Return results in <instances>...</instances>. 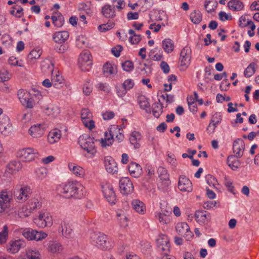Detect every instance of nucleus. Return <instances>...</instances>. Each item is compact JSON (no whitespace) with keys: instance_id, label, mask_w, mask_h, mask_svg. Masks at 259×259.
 Wrapping results in <instances>:
<instances>
[{"instance_id":"30","label":"nucleus","mask_w":259,"mask_h":259,"mask_svg":"<svg viewBox=\"0 0 259 259\" xmlns=\"http://www.w3.org/2000/svg\"><path fill=\"white\" fill-rule=\"evenodd\" d=\"M157 171L160 180L163 184L164 187H167L170 183L167 170L165 168L160 166L158 168Z\"/></svg>"},{"instance_id":"6","label":"nucleus","mask_w":259,"mask_h":259,"mask_svg":"<svg viewBox=\"0 0 259 259\" xmlns=\"http://www.w3.org/2000/svg\"><path fill=\"white\" fill-rule=\"evenodd\" d=\"M14 197L19 202H24L29 198L32 193L30 187L27 185H22L20 188L18 186L14 190Z\"/></svg>"},{"instance_id":"9","label":"nucleus","mask_w":259,"mask_h":259,"mask_svg":"<svg viewBox=\"0 0 259 259\" xmlns=\"http://www.w3.org/2000/svg\"><path fill=\"white\" fill-rule=\"evenodd\" d=\"M37 154L36 150L31 148H26L18 150L17 156L22 161L29 162L35 159Z\"/></svg>"},{"instance_id":"13","label":"nucleus","mask_w":259,"mask_h":259,"mask_svg":"<svg viewBox=\"0 0 259 259\" xmlns=\"http://www.w3.org/2000/svg\"><path fill=\"white\" fill-rule=\"evenodd\" d=\"M102 187L105 198L109 203L111 204H115L116 197L112 186L109 183H106Z\"/></svg>"},{"instance_id":"36","label":"nucleus","mask_w":259,"mask_h":259,"mask_svg":"<svg viewBox=\"0 0 259 259\" xmlns=\"http://www.w3.org/2000/svg\"><path fill=\"white\" fill-rule=\"evenodd\" d=\"M116 218L120 226L125 228L128 226V220L125 212L122 210L116 211Z\"/></svg>"},{"instance_id":"46","label":"nucleus","mask_w":259,"mask_h":259,"mask_svg":"<svg viewBox=\"0 0 259 259\" xmlns=\"http://www.w3.org/2000/svg\"><path fill=\"white\" fill-rule=\"evenodd\" d=\"M29 210L32 212L34 210L39 209L41 207V202L37 198H32L30 199L27 203Z\"/></svg>"},{"instance_id":"24","label":"nucleus","mask_w":259,"mask_h":259,"mask_svg":"<svg viewBox=\"0 0 259 259\" xmlns=\"http://www.w3.org/2000/svg\"><path fill=\"white\" fill-rule=\"evenodd\" d=\"M244 149L245 144L241 139H237L234 142L233 150L236 158H240L243 156Z\"/></svg>"},{"instance_id":"29","label":"nucleus","mask_w":259,"mask_h":259,"mask_svg":"<svg viewBox=\"0 0 259 259\" xmlns=\"http://www.w3.org/2000/svg\"><path fill=\"white\" fill-rule=\"evenodd\" d=\"M62 137L61 131L58 128L52 130L48 135V142L53 144L59 141Z\"/></svg>"},{"instance_id":"21","label":"nucleus","mask_w":259,"mask_h":259,"mask_svg":"<svg viewBox=\"0 0 259 259\" xmlns=\"http://www.w3.org/2000/svg\"><path fill=\"white\" fill-rule=\"evenodd\" d=\"M195 220L200 225H203L207 224L211 220L210 214L203 210H197L195 214Z\"/></svg>"},{"instance_id":"45","label":"nucleus","mask_w":259,"mask_h":259,"mask_svg":"<svg viewBox=\"0 0 259 259\" xmlns=\"http://www.w3.org/2000/svg\"><path fill=\"white\" fill-rule=\"evenodd\" d=\"M163 106L160 103V100L158 102H155L152 105V113L156 118H158L163 112Z\"/></svg>"},{"instance_id":"11","label":"nucleus","mask_w":259,"mask_h":259,"mask_svg":"<svg viewBox=\"0 0 259 259\" xmlns=\"http://www.w3.org/2000/svg\"><path fill=\"white\" fill-rule=\"evenodd\" d=\"M22 167V163L19 161H11L6 166L5 176L6 177H10L20 171Z\"/></svg>"},{"instance_id":"56","label":"nucleus","mask_w":259,"mask_h":259,"mask_svg":"<svg viewBox=\"0 0 259 259\" xmlns=\"http://www.w3.org/2000/svg\"><path fill=\"white\" fill-rule=\"evenodd\" d=\"M11 74L6 69H2L0 70V79L2 81H7L10 79Z\"/></svg>"},{"instance_id":"18","label":"nucleus","mask_w":259,"mask_h":259,"mask_svg":"<svg viewBox=\"0 0 259 259\" xmlns=\"http://www.w3.org/2000/svg\"><path fill=\"white\" fill-rule=\"evenodd\" d=\"M176 230L178 233L188 239L191 238L193 236V233L190 231L189 225L185 222L178 223L176 226Z\"/></svg>"},{"instance_id":"23","label":"nucleus","mask_w":259,"mask_h":259,"mask_svg":"<svg viewBox=\"0 0 259 259\" xmlns=\"http://www.w3.org/2000/svg\"><path fill=\"white\" fill-rule=\"evenodd\" d=\"M106 171L110 174H115L118 171L117 164L114 159L111 156H106L104 160Z\"/></svg>"},{"instance_id":"12","label":"nucleus","mask_w":259,"mask_h":259,"mask_svg":"<svg viewBox=\"0 0 259 259\" xmlns=\"http://www.w3.org/2000/svg\"><path fill=\"white\" fill-rule=\"evenodd\" d=\"M92 113L89 109L84 108L81 111V118L84 126L90 130H93L95 126V122L92 119Z\"/></svg>"},{"instance_id":"54","label":"nucleus","mask_w":259,"mask_h":259,"mask_svg":"<svg viewBox=\"0 0 259 259\" xmlns=\"http://www.w3.org/2000/svg\"><path fill=\"white\" fill-rule=\"evenodd\" d=\"M8 238V227L7 225L3 227V230L0 232V244H3L7 242Z\"/></svg>"},{"instance_id":"39","label":"nucleus","mask_w":259,"mask_h":259,"mask_svg":"<svg viewBox=\"0 0 259 259\" xmlns=\"http://www.w3.org/2000/svg\"><path fill=\"white\" fill-rule=\"evenodd\" d=\"M162 48L167 54L171 53L175 48L174 42L170 38H165L162 41Z\"/></svg>"},{"instance_id":"8","label":"nucleus","mask_w":259,"mask_h":259,"mask_svg":"<svg viewBox=\"0 0 259 259\" xmlns=\"http://www.w3.org/2000/svg\"><path fill=\"white\" fill-rule=\"evenodd\" d=\"M18 97L22 104L28 108H32L35 101L33 96L28 92L24 90H20L18 92Z\"/></svg>"},{"instance_id":"4","label":"nucleus","mask_w":259,"mask_h":259,"mask_svg":"<svg viewBox=\"0 0 259 259\" xmlns=\"http://www.w3.org/2000/svg\"><path fill=\"white\" fill-rule=\"evenodd\" d=\"M78 143L92 157L95 156L97 151L93 138L87 134L82 135L78 139Z\"/></svg>"},{"instance_id":"61","label":"nucleus","mask_w":259,"mask_h":259,"mask_svg":"<svg viewBox=\"0 0 259 259\" xmlns=\"http://www.w3.org/2000/svg\"><path fill=\"white\" fill-rule=\"evenodd\" d=\"M135 85L134 80L132 79H127L125 80L122 84L123 87L127 91H130L133 89Z\"/></svg>"},{"instance_id":"32","label":"nucleus","mask_w":259,"mask_h":259,"mask_svg":"<svg viewBox=\"0 0 259 259\" xmlns=\"http://www.w3.org/2000/svg\"><path fill=\"white\" fill-rule=\"evenodd\" d=\"M101 12L106 18H113L116 16L115 6L109 4H106L102 7Z\"/></svg>"},{"instance_id":"20","label":"nucleus","mask_w":259,"mask_h":259,"mask_svg":"<svg viewBox=\"0 0 259 259\" xmlns=\"http://www.w3.org/2000/svg\"><path fill=\"white\" fill-rule=\"evenodd\" d=\"M12 124L8 116L4 115L0 118V132L3 135L8 136L11 131Z\"/></svg>"},{"instance_id":"15","label":"nucleus","mask_w":259,"mask_h":259,"mask_svg":"<svg viewBox=\"0 0 259 259\" xmlns=\"http://www.w3.org/2000/svg\"><path fill=\"white\" fill-rule=\"evenodd\" d=\"M119 189L122 194L127 195L134 191V186L131 180L127 177L121 178L119 183Z\"/></svg>"},{"instance_id":"34","label":"nucleus","mask_w":259,"mask_h":259,"mask_svg":"<svg viewBox=\"0 0 259 259\" xmlns=\"http://www.w3.org/2000/svg\"><path fill=\"white\" fill-rule=\"evenodd\" d=\"M61 233L63 236L66 238H72L74 234L72 229L69 224L63 222L60 224Z\"/></svg>"},{"instance_id":"60","label":"nucleus","mask_w":259,"mask_h":259,"mask_svg":"<svg viewBox=\"0 0 259 259\" xmlns=\"http://www.w3.org/2000/svg\"><path fill=\"white\" fill-rule=\"evenodd\" d=\"M111 127H115V129H117V132H116V134L114 135V137L118 141V142H121L124 139V135L121 132V130L119 127L118 125H111Z\"/></svg>"},{"instance_id":"58","label":"nucleus","mask_w":259,"mask_h":259,"mask_svg":"<svg viewBox=\"0 0 259 259\" xmlns=\"http://www.w3.org/2000/svg\"><path fill=\"white\" fill-rule=\"evenodd\" d=\"M35 230L30 229H25L22 233L23 236L28 240H34Z\"/></svg>"},{"instance_id":"16","label":"nucleus","mask_w":259,"mask_h":259,"mask_svg":"<svg viewBox=\"0 0 259 259\" xmlns=\"http://www.w3.org/2000/svg\"><path fill=\"white\" fill-rule=\"evenodd\" d=\"M178 187L182 192L189 193L193 190L192 182L185 176H180Z\"/></svg>"},{"instance_id":"48","label":"nucleus","mask_w":259,"mask_h":259,"mask_svg":"<svg viewBox=\"0 0 259 259\" xmlns=\"http://www.w3.org/2000/svg\"><path fill=\"white\" fill-rule=\"evenodd\" d=\"M218 2L217 0H206L204 7L208 13H211L217 8Z\"/></svg>"},{"instance_id":"62","label":"nucleus","mask_w":259,"mask_h":259,"mask_svg":"<svg viewBox=\"0 0 259 259\" xmlns=\"http://www.w3.org/2000/svg\"><path fill=\"white\" fill-rule=\"evenodd\" d=\"M166 155L167 156V161L174 167H176L177 162L175 155L169 152L166 153Z\"/></svg>"},{"instance_id":"59","label":"nucleus","mask_w":259,"mask_h":259,"mask_svg":"<svg viewBox=\"0 0 259 259\" xmlns=\"http://www.w3.org/2000/svg\"><path fill=\"white\" fill-rule=\"evenodd\" d=\"M158 50L157 48H155L154 49L151 50L149 54V56L150 58L154 61H159L162 58V53H156L157 50Z\"/></svg>"},{"instance_id":"31","label":"nucleus","mask_w":259,"mask_h":259,"mask_svg":"<svg viewBox=\"0 0 259 259\" xmlns=\"http://www.w3.org/2000/svg\"><path fill=\"white\" fill-rule=\"evenodd\" d=\"M69 36V35L68 31H58L53 34V39L56 43L62 44L68 39Z\"/></svg>"},{"instance_id":"25","label":"nucleus","mask_w":259,"mask_h":259,"mask_svg":"<svg viewBox=\"0 0 259 259\" xmlns=\"http://www.w3.org/2000/svg\"><path fill=\"white\" fill-rule=\"evenodd\" d=\"M51 79L53 82V86L56 89L62 88L65 83L63 76L57 70L52 72Z\"/></svg>"},{"instance_id":"35","label":"nucleus","mask_w":259,"mask_h":259,"mask_svg":"<svg viewBox=\"0 0 259 259\" xmlns=\"http://www.w3.org/2000/svg\"><path fill=\"white\" fill-rule=\"evenodd\" d=\"M141 139V135L137 131L133 132L129 138L131 144L133 145L135 149H138L140 147V142Z\"/></svg>"},{"instance_id":"7","label":"nucleus","mask_w":259,"mask_h":259,"mask_svg":"<svg viewBox=\"0 0 259 259\" xmlns=\"http://www.w3.org/2000/svg\"><path fill=\"white\" fill-rule=\"evenodd\" d=\"M90 52L88 51L80 53L78 58V66L82 71H89L92 68L93 61Z\"/></svg>"},{"instance_id":"37","label":"nucleus","mask_w":259,"mask_h":259,"mask_svg":"<svg viewBox=\"0 0 259 259\" xmlns=\"http://www.w3.org/2000/svg\"><path fill=\"white\" fill-rule=\"evenodd\" d=\"M133 208L138 213L143 214L146 212V206L139 199H134L132 202Z\"/></svg>"},{"instance_id":"41","label":"nucleus","mask_w":259,"mask_h":259,"mask_svg":"<svg viewBox=\"0 0 259 259\" xmlns=\"http://www.w3.org/2000/svg\"><path fill=\"white\" fill-rule=\"evenodd\" d=\"M228 8L233 11H240L244 8V4L239 0H231L228 3Z\"/></svg>"},{"instance_id":"22","label":"nucleus","mask_w":259,"mask_h":259,"mask_svg":"<svg viewBox=\"0 0 259 259\" xmlns=\"http://www.w3.org/2000/svg\"><path fill=\"white\" fill-rule=\"evenodd\" d=\"M45 125L44 124H36L32 125L29 129V134L34 138L41 137L45 131Z\"/></svg>"},{"instance_id":"42","label":"nucleus","mask_w":259,"mask_h":259,"mask_svg":"<svg viewBox=\"0 0 259 259\" xmlns=\"http://www.w3.org/2000/svg\"><path fill=\"white\" fill-rule=\"evenodd\" d=\"M51 19L52 20L53 24L57 27H61L63 26L64 23V17L59 12H57L54 14L51 17Z\"/></svg>"},{"instance_id":"49","label":"nucleus","mask_w":259,"mask_h":259,"mask_svg":"<svg viewBox=\"0 0 259 259\" xmlns=\"http://www.w3.org/2000/svg\"><path fill=\"white\" fill-rule=\"evenodd\" d=\"M190 17L193 23L198 24L202 20V15L199 10H194L190 14Z\"/></svg>"},{"instance_id":"3","label":"nucleus","mask_w":259,"mask_h":259,"mask_svg":"<svg viewBox=\"0 0 259 259\" xmlns=\"http://www.w3.org/2000/svg\"><path fill=\"white\" fill-rule=\"evenodd\" d=\"M13 202V193L8 189H4L0 191V213L10 210Z\"/></svg>"},{"instance_id":"1","label":"nucleus","mask_w":259,"mask_h":259,"mask_svg":"<svg viewBox=\"0 0 259 259\" xmlns=\"http://www.w3.org/2000/svg\"><path fill=\"white\" fill-rule=\"evenodd\" d=\"M57 191L63 197L80 199L85 195V190L77 181H68L57 187Z\"/></svg>"},{"instance_id":"17","label":"nucleus","mask_w":259,"mask_h":259,"mask_svg":"<svg viewBox=\"0 0 259 259\" xmlns=\"http://www.w3.org/2000/svg\"><path fill=\"white\" fill-rule=\"evenodd\" d=\"M191 58V49L190 47L186 46L182 50L180 53L181 66L187 68L190 63Z\"/></svg>"},{"instance_id":"51","label":"nucleus","mask_w":259,"mask_h":259,"mask_svg":"<svg viewBox=\"0 0 259 259\" xmlns=\"http://www.w3.org/2000/svg\"><path fill=\"white\" fill-rule=\"evenodd\" d=\"M255 64L254 63H251L245 69L244 71V75L246 78H249L252 76L255 72Z\"/></svg>"},{"instance_id":"5","label":"nucleus","mask_w":259,"mask_h":259,"mask_svg":"<svg viewBox=\"0 0 259 259\" xmlns=\"http://www.w3.org/2000/svg\"><path fill=\"white\" fill-rule=\"evenodd\" d=\"M33 221L38 227L41 228L51 226L53 224L52 217L50 213L46 211L39 212L38 215L34 218Z\"/></svg>"},{"instance_id":"38","label":"nucleus","mask_w":259,"mask_h":259,"mask_svg":"<svg viewBox=\"0 0 259 259\" xmlns=\"http://www.w3.org/2000/svg\"><path fill=\"white\" fill-rule=\"evenodd\" d=\"M42 54V51L38 48H35L31 50L27 56V61L29 63H34L39 59Z\"/></svg>"},{"instance_id":"19","label":"nucleus","mask_w":259,"mask_h":259,"mask_svg":"<svg viewBox=\"0 0 259 259\" xmlns=\"http://www.w3.org/2000/svg\"><path fill=\"white\" fill-rule=\"evenodd\" d=\"M25 242L22 239L11 240L7 246V251L11 253L18 252L21 248L25 247Z\"/></svg>"},{"instance_id":"26","label":"nucleus","mask_w":259,"mask_h":259,"mask_svg":"<svg viewBox=\"0 0 259 259\" xmlns=\"http://www.w3.org/2000/svg\"><path fill=\"white\" fill-rule=\"evenodd\" d=\"M47 249L49 252L53 254L60 253L63 250L62 244L57 241L51 240L47 244Z\"/></svg>"},{"instance_id":"63","label":"nucleus","mask_w":259,"mask_h":259,"mask_svg":"<svg viewBox=\"0 0 259 259\" xmlns=\"http://www.w3.org/2000/svg\"><path fill=\"white\" fill-rule=\"evenodd\" d=\"M23 61L22 60L18 61L16 57L11 56L8 60V63L10 65L13 66H18L20 67H23Z\"/></svg>"},{"instance_id":"28","label":"nucleus","mask_w":259,"mask_h":259,"mask_svg":"<svg viewBox=\"0 0 259 259\" xmlns=\"http://www.w3.org/2000/svg\"><path fill=\"white\" fill-rule=\"evenodd\" d=\"M68 167L71 173L76 177L82 178L85 175L84 169L82 167L76 165L74 163H69Z\"/></svg>"},{"instance_id":"53","label":"nucleus","mask_w":259,"mask_h":259,"mask_svg":"<svg viewBox=\"0 0 259 259\" xmlns=\"http://www.w3.org/2000/svg\"><path fill=\"white\" fill-rule=\"evenodd\" d=\"M48 170L44 167H40L37 168L35 170L36 177L38 180H44L47 176Z\"/></svg>"},{"instance_id":"27","label":"nucleus","mask_w":259,"mask_h":259,"mask_svg":"<svg viewBox=\"0 0 259 259\" xmlns=\"http://www.w3.org/2000/svg\"><path fill=\"white\" fill-rule=\"evenodd\" d=\"M170 213L169 211L161 210L155 213V217L161 224L167 225L170 222Z\"/></svg>"},{"instance_id":"33","label":"nucleus","mask_w":259,"mask_h":259,"mask_svg":"<svg viewBox=\"0 0 259 259\" xmlns=\"http://www.w3.org/2000/svg\"><path fill=\"white\" fill-rule=\"evenodd\" d=\"M128 169L130 175L135 178L139 177L142 172L141 166L134 162H132L129 164Z\"/></svg>"},{"instance_id":"57","label":"nucleus","mask_w":259,"mask_h":259,"mask_svg":"<svg viewBox=\"0 0 259 259\" xmlns=\"http://www.w3.org/2000/svg\"><path fill=\"white\" fill-rule=\"evenodd\" d=\"M82 91L83 94L86 96H89L92 92L93 88L90 83V80L88 79L83 85Z\"/></svg>"},{"instance_id":"64","label":"nucleus","mask_w":259,"mask_h":259,"mask_svg":"<svg viewBox=\"0 0 259 259\" xmlns=\"http://www.w3.org/2000/svg\"><path fill=\"white\" fill-rule=\"evenodd\" d=\"M122 69L127 72H130L134 69V64L131 61H126L122 64Z\"/></svg>"},{"instance_id":"44","label":"nucleus","mask_w":259,"mask_h":259,"mask_svg":"<svg viewBox=\"0 0 259 259\" xmlns=\"http://www.w3.org/2000/svg\"><path fill=\"white\" fill-rule=\"evenodd\" d=\"M138 103L140 108L148 113L150 112V104L147 98L144 96H139L138 98Z\"/></svg>"},{"instance_id":"55","label":"nucleus","mask_w":259,"mask_h":259,"mask_svg":"<svg viewBox=\"0 0 259 259\" xmlns=\"http://www.w3.org/2000/svg\"><path fill=\"white\" fill-rule=\"evenodd\" d=\"M114 23L109 21L106 24L100 25L98 26V30L101 32H106L113 28L114 27Z\"/></svg>"},{"instance_id":"2","label":"nucleus","mask_w":259,"mask_h":259,"mask_svg":"<svg viewBox=\"0 0 259 259\" xmlns=\"http://www.w3.org/2000/svg\"><path fill=\"white\" fill-rule=\"evenodd\" d=\"M90 242L99 249L109 250L114 246L113 241L101 232H92L90 235Z\"/></svg>"},{"instance_id":"40","label":"nucleus","mask_w":259,"mask_h":259,"mask_svg":"<svg viewBox=\"0 0 259 259\" xmlns=\"http://www.w3.org/2000/svg\"><path fill=\"white\" fill-rule=\"evenodd\" d=\"M26 259H41L38 250L35 248H28L26 250Z\"/></svg>"},{"instance_id":"50","label":"nucleus","mask_w":259,"mask_h":259,"mask_svg":"<svg viewBox=\"0 0 259 259\" xmlns=\"http://www.w3.org/2000/svg\"><path fill=\"white\" fill-rule=\"evenodd\" d=\"M32 211L29 210L28 205H23L18 210V215L20 218L27 217L30 215Z\"/></svg>"},{"instance_id":"52","label":"nucleus","mask_w":259,"mask_h":259,"mask_svg":"<svg viewBox=\"0 0 259 259\" xmlns=\"http://www.w3.org/2000/svg\"><path fill=\"white\" fill-rule=\"evenodd\" d=\"M205 180L207 183L211 187L218 189L219 184L218 183L217 179L212 175H208L205 177Z\"/></svg>"},{"instance_id":"43","label":"nucleus","mask_w":259,"mask_h":259,"mask_svg":"<svg viewBox=\"0 0 259 259\" xmlns=\"http://www.w3.org/2000/svg\"><path fill=\"white\" fill-rule=\"evenodd\" d=\"M103 72L104 75L106 77L115 74L117 72L116 69L114 68L113 65L109 62H107L103 65Z\"/></svg>"},{"instance_id":"10","label":"nucleus","mask_w":259,"mask_h":259,"mask_svg":"<svg viewBox=\"0 0 259 259\" xmlns=\"http://www.w3.org/2000/svg\"><path fill=\"white\" fill-rule=\"evenodd\" d=\"M156 245L158 250L165 254L170 251V244L168 237L164 234L159 235L156 239Z\"/></svg>"},{"instance_id":"14","label":"nucleus","mask_w":259,"mask_h":259,"mask_svg":"<svg viewBox=\"0 0 259 259\" xmlns=\"http://www.w3.org/2000/svg\"><path fill=\"white\" fill-rule=\"evenodd\" d=\"M115 127H110L108 132L104 133V138L100 140V144L103 147L111 146L114 141V135L117 132Z\"/></svg>"},{"instance_id":"47","label":"nucleus","mask_w":259,"mask_h":259,"mask_svg":"<svg viewBox=\"0 0 259 259\" xmlns=\"http://www.w3.org/2000/svg\"><path fill=\"white\" fill-rule=\"evenodd\" d=\"M41 69L45 72H50L54 71V65L52 61L49 59H46L41 62Z\"/></svg>"}]
</instances>
